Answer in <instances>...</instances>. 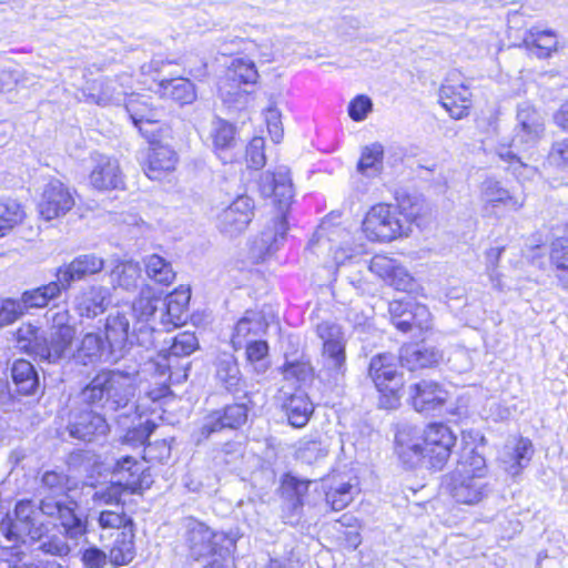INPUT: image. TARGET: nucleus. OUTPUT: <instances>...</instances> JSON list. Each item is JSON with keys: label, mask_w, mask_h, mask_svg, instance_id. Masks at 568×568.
Masks as SVG:
<instances>
[{"label": "nucleus", "mask_w": 568, "mask_h": 568, "mask_svg": "<svg viewBox=\"0 0 568 568\" xmlns=\"http://www.w3.org/2000/svg\"><path fill=\"white\" fill-rule=\"evenodd\" d=\"M144 271L150 281L162 286H169L175 277L171 263L158 254H152L149 257L144 264Z\"/></svg>", "instance_id": "46"}, {"label": "nucleus", "mask_w": 568, "mask_h": 568, "mask_svg": "<svg viewBox=\"0 0 568 568\" xmlns=\"http://www.w3.org/2000/svg\"><path fill=\"white\" fill-rule=\"evenodd\" d=\"M373 109L372 100L366 95H357L348 105V115L354 121H363Z\"/></svg>", "instance_id": "61"}, {"label": "nucleus", "mask_w": 568, "mask_h": 568, "mask_svg": "<svg viewBox=\"0 0 568 568\" xmlns=\"http://www.w3.org/2000/svg\"><path fill=\"white\" fill-rule=\"evenodd\" d=\"M550 264L555 267L556 277L561 287L568 291V225L565 235L551 243Z\"/></svg>", "instance_id": "41"}, {"label": "nucleus", "mask_w": 568, "mask_h": 568, "mask_svg": "<svg viewBox=\"0 0 568 568\" xmlns=\"http://www.w3.org/2000/svg\"><path fill=\"white\" fill-rule=\"evenodd\" d=\"M545 135V119L532 105L521 103L517 110V125L515 134L508 145H500L497 154L500 159L510 162L514 171L519 169L534 171L518 156L519 152L534 149Z\"/></svg>", "instance_id": "5"}, {"label": "nucleus", "mask_w": 568, "mask_h": 568, "mask_svg": "<svg viewBox=\"0 0 568 568\" xmlns=\"http://www.w3.org/2000/svg\"><path fill=\"white\" fill-rule=\"evenodd\" d=\"M399 264L387 256L376 255L372 258L369 268L385 281H389Z\"/></svg>", "instance_id": "59"}, {"label": "nucleus", "mask_w": 568, "mask_h": 568, "mask_svg": "<svg viewBox=\"0 0 568 568\" xmlns=\"http://www.w3.org/2000/svg\"><path fill=\"white\" fill-rule=\"evenodd\" d=\"M265 121L271 139L274 143H280L283 139V126L281 121V112L275 106H270L265 113Z\"/></svg>", "instance_id": "63"}, {"label": "nucleus", "mask_w": 568, "mask_h": 568, "mask_svg": "<svg viewBox=\"0 0 568 568\" xmlns=\"http://www.w3.org/2000/svg\"><path fill=\"white\" fill-rule=\"evenodd\" d=\"M439 101L453 119L460 120L468 115L471 105V92L463 83H445L439 90Z\"/></svg>", "instance_id": "24"}, {"label": "nucleus", "mask_w": 568, "mask_h": 568, "mask_svg": "<svg viewBox=\"0 0 568 568\" xmlns=\"http://www.w3.org/2000/svg\"><path fill=\"white\" fill-rule=\"evenodd\" d=\"M413 216L405 215L396 206L374 205L363 221V232L371 241L390 242L409 234Z\"/></svg>", "instance_id": "8"}, {"label": "nucleus", "mask_w": 568, "mask_h": 568, "mask_svg": "<svg viewBox=\"0 0 568 568\" xmlns=\"http://www.w3.org/2000/svg\"><path fill=\"white\" fill-rule=\"evenodd\" d=\"M354 494L355 487L349 483H343L336 487H329L325 494V500L332 510L339 511L352 503Z\"/></svg>", "instance_id": "51"}, {"label": "nucleus", "mask_w": 568, "mask_h": 568, "mask_svg": "<svg viewBox=\"0 0 568 568\" xmlns=\"http://www.w3.org/2000/svg\"><path fill=\"white\" fill-rule=\"evenodd\" d=\"M267 322L264 316L256 311H246L234 327L232 334V345L235 349L243 348L250 341L257 339L266 333Z\"/></svg>", "instance_id": "25"}, {"label": "nucleus", "mask_w": 568, "mask_h": 568, "mask_svg": "<svg viewBox=\"0 0 568 568\" xmlns=\"http://www.w3.org/2000/svg\"><path fill=\"white\" fill-rule=\"evenodd\" d=\"M112 478L121 481V486L130 494H135L142 487V468L135 459L125 456L116 462Z\"/></svg>", "instance_id": "36"}, {"label": "nucleus", "mask_w": 568, "mask_h": 568, "mask_svg": "<svg viewBox=\"0 0 568 568\" xmlns=\"http://www.w3.org/2000/svg\"><path fill=\"white\" fill-rule=\"evenodd\" d=\"M23 215L21 205L16 200L0 197V236L20 223Z\"/></svg>", "instance_id": "49"}, {"label": "nucleus", "mask_w": 568, "mask_h": 568, "mask_svg": "<svg viewBox=\"0 0 568 568\" xmlns=\"http://www.w3.org/2000/svg\"><path fill=\"white\" fill-rule=\"evenodd\" d=\"M122 173L115 159L97 155L90 174V183L97 190L118 189L122 185Z\"/></svg>", "instance_id": "27"}, {"label": "nucleus", "mask_w": 568, "mask_h": 568, "mask_svg": "<svg viewBox=\"0 0 568 568\" xmlns=\"http://www.w3.org/2000/svg\"><path fill=\"white\" fill-rule=\"evenodd\" d=\"M247 414L248 409L245 404H232L221 409L211 410L193 430L192 439L194 444L199 446L211 435L225 429H239L246 423Z\"/></svg>", "instance_id": "12"}, {"label": "nucleus", "mask_w": 568, "mask_h": 568, "mask_svg": "<svg viewBox=\"0 0 568 568\" xmlns=\"http://www.w3.org/2000/svg\"><path fill=\"white\" fill-rule=\"evenodd\" d=\"M260 191L266 197L273 196L278 205V213L252 242L251 252L253 257L264 260L267 255L278 250L288 229L285 212L294 197V186L290 170L281 166L274 172H264L260 179Z\"/></svg>", "instance_id": "4"}, {"label": "nucleus", "mask_w": 568, "mask_h": 568, "mask_svg": "<svg viewBox=\"0 0 568 568\" xmlns=\"http://www.w3.org/2000/svg\"><path fill=\"white\" fill-rule=\"evenodd\" d=\"M523 47L532 55L545 59L557 51L558 38L552 30L532 27L525 32Z\"/></svg>", "instance_id": "30"}, {"label": "nucleus", "mask_w": 568, "mask_h": 568, "mask_svg": "<svg viewBox=\"0 0 568 568\" xmlns=\"http://www.w3.org/2000/svg\"><path fill=\"white\" fill-rule=\"evenodd\" d=\"M254 215V201L247 195L237 196L217 217L219 230L230 236L244 232Z\"/></svg>", "instance_id": "15"}, {"label": "nucleus", "mask_w": 568, "mask_h": 568, "mask_svg": "<svg viewBox=\"0 0 568 568\" xmlns=\"http://www.w3.org/2000/svg\"><path fill=\"white\" fill-rule=\"evenodd\" d=\"M190 555L199 560L209 556L231 554L234 540L224 532L213 531L200 521H191L187 527Z\"/></svg>", "instance_id": "13"}, {"label": "nucleus", "mask_w": 568, "mask_h": 568, "mask_svg": "<svg viewBox=\"0 0 568 568\" xmlns=\"http://www.w3.org/2000/svg\"><path fill=\"white\" fill-rule=\"evenodd\" d=\"M67 428L70 437L91 442L97 437L105 436L109 425L101 414L92 409H72Z\"/></svg>", "instance_id": "17"}, {"label": "nucleus", "mask_w": 568, "mask_h": 568, "mask_svg": "<svg viewBox=\"0 0 568 568\" xmlns=\"http://www.w3.org/2000/svg\"><path fill=\"white\" fill-rule=\"evenodd\" d=\"M132 396L130 377L119 371H102L80 392L81 403L118 410L125 408Z\"/></svg>", "instance_id": "6"}, {"label": "nucleus", "mask_w": 568, "mask_h": 568, "mask_svg": "<svg viewBox=\"0 0 568 568\" xmlns=\"http://www.w3.org/2000/svg\"><path fill=\"white\" fill-rule=\"evenodd\" d=\"M11 377L22 395L36 394L40 386L39 375L34 366L26 359H17L11 367Z\"/></svg>", "instance_id": "39"}, {"label": "nucleus", "mask_w": 568, "mask_h": 568, "mask_svg": "<svg viewBox=\"0 0 568 568\" xmlns=\"http://www.w3.org/2000/svg\"><path fill=\"white\" fill-rule=\"evenodd\" d=\"M548 159L557 168L568 170V138L552 142Z\"/></svg>", "instance_id": "60"}, {"label": "nucleus", "mask_w": 568, "mask_h": 568, "mask_svg": "<svg viewBox=\"0 0 568 568\" xmlns=\"http://www.w3.org/2000/svg\"><path fill=\"white\" fill-rule=\"evenodd\" d=\"M227 78L237 81L240 84H254L257 81L258 72L253 61L237 58L232 61Z\"/></svg>", "instance_id": "50"}, {"label": "nucleus", "mask_w": 568, "mask_h": 568, "mask_svg": "<svg viewBox=\"0 0 568 568\" xmlns=\"http://www.w3.org/2000/svg\"><path fill=\"white\" fill-rule=\"evenodd\" d=\"M69 477L62 470H44L38 485V491L43 498L61 499L64 497L69 487Z\"/></svg>", "instance_id": "42"}, {"label": "nucleus", "mask_w": 568, "mask_h": 568, "mask_svg": "<svg viewBox=\"0 0 568 568\" xmlns=\"http://www.w3.org/2000/svg\"><path fill=\"white\" fill-rule=\"evenodd\" d=\"M449 495L459 504L475 505L488 495L485 479L452 473L447 481Z\"/></svg>", "instance_id": "18"}, {"label": "nucleus", "mask_w": 568, "mask_h": 568, "mask_svg": "<svg viewBox=\"0 0 568 568\" xmlns=\"http://www.w3.org/2000/svg\"><path fill=\"white\" fill-rule=\"evenodd\" d=\"M115 88L114 82L109 79L95 80L88 88L81 91L82 97H79V101L88 103H94L98 105H108L115 100L114 97Z\"/></svg>", "instance_id": "43"}, {"label": "nucleus", "mask_w": 568, "mask_h": 568, "mask_svg": "<svg viewBox=\"0 0 568 568\" xmlns=\"http://www.w3.org/2000/svg\"><path fill=\"white\" fill-rule=\"evenodd\" d=\"M40 505L37 507L30 499L17 503L13 516H7L0 523V530L8 541L18 544L30 539H39L42 535V527L38 523Z\"/></svg>", "instance_id": "10"}, {"label": "nucleus", "mask_w": 568, "mask_h": 568, "mask_svg": "<svg viewBox=\"0 0 568 568\" xmlns=\"http://www.w3.org/2000/svg\"><path fill=\"white\" fill-rule=\"evenodd\" d=\"M112 355L100 334L87 333L81 338L77 348L74 351L71 348L70 359H73L79 365L89 366L101 361H108Z\"/></svg>", "instance_id": "22"}, {"label": "nucleus", "mask_w": 568, "mask_h": 568, "mask_svg": "<svg viewBox=\"0 0 568 568\" xmlns=\"http://www.w3.org/2000/svg\"><path fill=\"white\" fill-rule=\"evenodd\" d=\"M24 313L20 300H6L0 307V326L13 323Z\"/></svg>", "instance_id": "62"}, {"label": "nucleus", "mask_w": 568, "mask_h": 568, "mask_svg": "<svg viewBox=\"0 0 568 568\" xmlns=\"http://www.w3.org/2000/svg\"><path fill=\"white\" fill-rule=\"evenodd\" d=\"M265 141L261 136H255L246 146V162L248 168L260 170L265 165L266 158L264 153Z\"/></svg>", "instance_id": "56"}, {"label": "nucleus", "mask_w": 568, "mask_h": 568, "mask_svg": "<svg viewBox=\"0 0 568 568\" xmlns=\"http://www.w3.org/2000/svg\"><path fill=\"white\" fill-rule=\"evenodd\" d=\"M148 90L159 94L161 98H169L180 105L191 104L196 100L194 84L186 78L158 79L151 77Z\"/></svg>", "instance_id": "20"}, {"label": "nucleus", "mask_w": 568, "mask_h": 568, "mask_svg": "<svg viewBox=\"0 0 568 568\" xmlns=\"http://www.w3.org/2000/svg\"><path fill=\"white\" fill-rule=\"evenodd\" d=\"M454 473L485 479L486 460L475 449H470L462 455Z\"/></svg>", "instance_id": "47"}, {"label": "nucleus", "mask_w": 568, "mask_h": 568, "mask_svg": "<svg viewBox=\"0 0 568 568\" xmlns=\"http://www.w3.org/2000/svg\"><path fill=\"white\" fill-rule=\"evenodd\" d=\"M63 291H67V288L61 280L57 278L48 284L23 292L20 302L23 304L24 312L29 308L45 307L51 301L60 297Z\"/></svg>", "instance_id": "34"}, {"label": "nucleus", "mask_w": 568, "mask_h": 568, "mask_svg": "<svg viewBox=\"0 0 568 568\" xmlns=\"http://www.w3.org/2000/svg\"><path fill=\"white\" fill-rule=\"evenodd\" d=\"M164 290H153L144 283V315L149 312L150 321L159 320L160 326L172 327L173 329L186 323L189 318V303L191 298L190 288H179L163 298Z\"/></svg>", "instance_id": "7"}, {"label": "nucleus", "mask_w": 568, "mask_h": 568, "mask_svg": "<svg viewBox=\"0 0 568 568\" xmlns=\"http://www.w3.org/2000/svg\"><path fill=\"white\" fill-rule=\"evenodd\" d=\"M109 304V291L102 286H91L75 297V310L80 316L95 317Z\"/></svg>", "instance_id": "32"}, {"label": "nucleus", "mask_w": 568, "mask_h": 568, "mask_svg": "<svg viewBox=\"0 0 568 568\" xmlns=\"http://www.w3.org/2000/svg\"><path fill=\"white\" fill-rule=\"evenodd\" d=\"M172 329L160 326L159 320L150 321L149 312L144 315V381L156 387L148 392L153 400L168 393L173 362L191 355L199 347L194 333L182 332L172 337Z\"/></svg>", "instance_id": "1"}, {"label": "nucleus", "mask_w": 568, "mask_h": 568, "mask_svg": "<svg viewBox=\"0 0 568 568\" xmlns=\"http://www.w3.org/2000/svg\"><path fill=\"white\" fill-rule=\"evenodd\" d=\"M130 322L125 315L110 314L104 325V341L108 348L114 355L116 352H121L129 338Z\"/></svg>", "instance_id": "37"}, {"label": "nucleus", "mask_w": 568, "mask_h": 568, "mask_svg": "<svg viewBox=\"0 0 568 568\" xmlns=\"http://www.w3.org/2000/svg\"><path fill=\"white\" fill-rule=\"evenodd\" d=\"M384 146L378 143H372L362 148L361 156L356 165V171L364 178L375 179L384 170Z\"/></svg>", "instance_id": "38"}, {"label": "nucleus", "mask_w": 568, "mask_h": 568, "mask_svg": "<svg viewBox=\"0 0 568 568\" xmlns=\"http://www.w3.org/2000/svg\"><path fill=\"white\" fill-rule=\"evenodd\" d=\"M507 456L504 457L505 463H510V470L514 469L513 475L527 466L534 454V447L528 438L515 439L513 444L506 446Z\"/></svg>", "instance_id": "45"}, {"label": "nucleus", "mask_w": 568, "mask_h": 568, "mask_svg": "<svg viewBox=\"0 0 568 568\" xmlns=\"http://www.w3.org/2000/svg\"><path fill=\"white\" fill-rule=\"evenodd\" d=\"M119 424L126 429L125 439L128 442L142 443V415L139 413L138 407L135 408L132 420L129 414L123 413L119 416Z\"/></svg>", "instance_id": "57"}, {"label": "nucleus", "mask_w": 568, "mask_h": 568, "mask_svg": "<svg viewBox=\"0 0 568 568\" xmlns=\"http://www.w3.org/2000/svg\"><path fill=\"white\" fill-rule=\"evenodd\" d=\"M235 126L230 122L217 118L212 123L211 138L215 154L223 163L236 160L234 149L237 145Z\"/></svg>", "instance_id": "28"}, {"label": "nucleus", "mask_w": 568, "mask_h": 568, "mask_svg": "<svg viewBox=\"0 0 568 568\" xmlns=\"http://www.w3.org/2000/svg\"><path fill=\"white\" fill-rule=\"evenodd\" d=\"M38 549L44 554L58 557H65L69 555L71 548L63 537L53 535L43 538V535L39 539Z\"/></svg>", "instance_id": "55"}, {"label": "nucleus", "mask_w": 568, "mask_h": 568, "mask_svg": "<svg viewBox=\"0 0 568 568\" xmlns=\"http://www.w3.org/2000/svg\"><path fill=\"white\" fill-rule=\"evenodd\" d=\"M318 338L322 341V347L346 345L347 339L343 327L333 322H322L316 327Z\"/></svg>", "instance_id": "53"}, {"label": "nucleus", "mask_w": 568, "mask_h": 568, "mask_svg": "<svg viewBox=\"0 0 568 568\" xmlns=\"http://www.w3.org/2000/svg\"><path fill=\"white\" fill-rule=\"evenodd\" d=\"M133 538L132 526H124V529L118 532L109 550V558L112 565L123 566L132 561L135 556Z\"/></svg>", "instance_id": "40"}, {"label": "nucleus", "mask_w": 568, "mask_h": 568, "mask_svg": "<svg viewBox=\"0 0 568 568\" xmlns=\"http://www.w3.org/2000/svg\"><path fill=\"white\" fill-rule=\"evenodd\" d=\"M396 452L409 467L424 465L440 470L446 465L456 444L453 430L443 423L429 424L419 434L413 426H403L395 436Z\"/></svg>", "instance_id": "3"}, {"label": "nucleus", "mask_w": 568, "mask_h": 568, "mask_svg": "<svg viewBox=\"0 0 568 568\" xmlns=\"http://www.w3.org/2000/svg\"><path fill=\"white\" fill-rule=\"evenodd\" d=\"M74 206V199L61 181L51 180L42 192L38 204L40 216L45 221H51L65 215Z\"/></svg>", "instance_id": "16"}, {"label": "nucleus", "mask_w": 568, "mask_h": 568, "mask_svg": "<svg viewBox=\"0 0 568 568\" xmlns=\"http://www.w3.org/2000/svg\"><path fill=\"white\" fill-rule=\"evenodd\" d=\"M24 554L16 545L0 549V568H37L23 562Z\"/></svg>", "instance_id": "58"}, {"label": "nucleus", "mask_w": 568, "mask_h": 568, "mask_svg": "<svg viewBox=\"0 0 568 568\" xmlns=\"http://www.w3.org/2000/svg\"><path fill=\"white\" fill-rule=\"evenodd\" d=\"M112 478L121 481V486L130 494H135L142 487V468L135 459L125 456L116 462Z\"/></svg>", "instance_id": "35"}, {"label": "nucleus", "mask_w": 568, "mask_h": 568, "mask_svg": "<svg viewBox=\"0 0 568 568\" xmlns=\"http://www.w3.org/2000/svg\"><path fill=\"white\" fill-rule=\"evenodd\" d=\"M442 353L434 346L407 344L400 348L398 359L409 371L430 367L442 359Z\"/></svg>", "instance_id": "29"}, {"label": "nucleus", "mask_w": 568, "mask_h": 568, "mask_svg": "<svg viewBox=\"0 0 568 568\" xmlns=\"http://www.w3.org/2000/svg\"><path fill=\"white\" fill-rule=\"evenodd\" d=\"M103 266V258L95 254H82L73 258L70 263L59 266L55 270V277L61 280V283L68 291L73 282L81 281L89 275L101 272Z\"/></svg>", "instance_id": "19"}, {"label": "nucleus", "mask_w": 568, "mask_h": 568, "mask_svg": "<svg viewBox=\"0 0 568 568\" xmlns=\"http://www.w3.org/2000/svg\"><path fill=\"white\" fill-rule=\"evenodd\" d=\"M318 377L328 385H337L346 373V345L322 347Z\"/></svg>", "instance_id": "23"}, {"label": "nucleus", "mask_w": 568, "mask_h": 568, "mask_svg": "<svg viewBox=\"0 0 568 568\" xmlns=\"http://www.w3.org/2000/svg\"><path fill=\"white\" fill-rule=\"evenodd\" d=\"M409 398L415 410L428 413L444 405L447 392L436 382L420 381L409 386Z\"/></svg>", "instance_id": "21"}, {"label": "nucleus", "mask_w": 568, "mask_h": 568, "mask_svg": "<svg viewBox=\"0 0 568 568\" xmlns=\"http://www.w3.org/2000/svg\"><path fill=\"white\" fill-rule=\"evenodd\" d=\"M480 199L485 209L505 205L514 211L519 210L524 202L510 195L509 191L503 187L501 183L493 178L486 179L480 186Z\"/></svg>", "instance_id": "33"}, {"label": "nucleus", "mask_w": 568, "mask_h": 568, "mask_svg": "<svg viewBox=\"0 0 568 568\" xmlns=\"http://www.w3.org/2000/svg\"><path fill=\"white\" fill-rule=\"evenodd\" d=\"M283 373L286 378L306 381L312 375V367L310 363L306 362H286Z\"/></svg>", "instance_id": "64"}, {"label": "nucleus", "mask_w": 568, "mask_h": 568, "mask_svg": "<svg viewBox=\"0 0 568 568\" xmlns=\"http://www.w3.org/2000/svg\"><path fill=\"white\" fill-rule=\"evenodd\" d=\"M144 138L149 144L148 176L155 180L161 172L174 170L178 155L171 145V129L165 124L151 130L144 128Z\"/></svg>", "instance_id": "11"}, {"label": "nucleus", "mask_w": 568, "mask_h": 568, "mask_svg": "<svg viewBox=\"0 0 568 568\" xmlns=\"http://www.w3.org/2000/svg\"><path fill=\"white\" fill-rule=\"evenodd\" d=\"M215 381L231 394H239L245 388L239 364L231 355H225L215 362Z\"/></svg>", "instance_id": "31"}, {"label": "nucleus", "mask_w": 568, "mask_h": 568, "mask_svg": "<svg viewBox=\"0 0 568 568\" xmlns=\"http://www.w3.org/2000/svg\"><path fill=\"white\" fill-rule=\"evenodd\" d=\"M280 399L281 408L284 410L290 425L301 428L308 423L314 407L304 392L297 390L291 394L283 392Z\"/></svg>", "instance_id": "26"}, {"label": "nucleus", "mask_w": 568, "mask_h": 568, "mask_svg": "<svg viewBox=\"0 0 568 568\" xmlns=\"http://www.w3.org/2000/svg\"><path fill=\"white\" fill-rule=\"evenodd\" d=\"M98 524L101 529L123 530L124 526H132L131 517L126 516L123 505H115L113 508H103L99 510Z\"/></svg>", "instance_id": "48"}, {"label": "nucleus", "mask_w": 568, "mask_h": 568, "mask_svg": "<svg viewBox=\"0 0 568 568\" xmlns=\"http://www.w3.org/2000/svg\"><path fill=\"white\" fill-rule=\"evenodd\" d=\"M130 494L125 488L121 486V481L112 480L100 487H97L93 495L92 501L94 507L113 508L115 505H123V496Z\"/></svg>", "instance_id": "44"}, {"label": "nucleus", "mask_w": 568, "mask_h": 568, "mask_svg": "<svg viewBox=\"0 0 568 568\" xmlns=\"http://www.w3.org/2000/svg\"><path fill=\"white\" fill-rule=\"evenodd\" d=\"M111 275L112 277H116L118 284L121 287L131 290L138 285L140 267L133 262L121 263L112 271Z\"/></svg>", "instance_id": "54"}, {"label": "nucleus", "mask_w": 568, "mask_h": 568, "mask_svg": "<svg viewBox=\"0 0 568 568\" xmlns=\"http://www.w3.org/2000/svg\"><path fill=\"white\" fill-rule=\"evenodd\" d=\"M327 454L328 445L321 439L304 442L296 452L297 459L310 465L325 458Z\"/></svg>", "instance_id": "52"}, {"label": "nucleus", "mask_w": 568, "mask_h": 568, "mask_svg": "<svg viewBox=\"0 0 568 568\" xmlns=\"http://www.w3.org/2000/svg\"><path fill=\"white\" fill-rule=\"evenodd\" d=\"M78 505L73 500L42 498L40 510L48 517H55L64 529L65 537L78 539L87 532V520L77 514Z\"/></svg>", "instance_id": "14"}, {"label": "nucleus", "mask_w": 568, "mask_h": 568, "mask_svg": "<svg viewBox=\"0 0 568 568\" xmlns=\"http://www.w3.org/2000/svg\"><path fill=\"white\" fill-rule=\"evenodd\" d=\"M44 317L47 331L40 333L30 324L18 329V347L42 363L59 365L70 361L77 335L72 315L68 308L54 306L47 311Z\"/></svg>", "instance_id": "2"}, {"label": "nucleus", "mask_w": 568, "mask_h": 568, "mask_svg": "<svg viewBox=\"0 0 568 568\" xmlns=\"http://www.w3.org/2000/svg\"><path fill=\"white\" fill-rule=\"evenodd\" d=\"M397 357L390 353L372 357L368 374L381 393L379 406L394 409L399 406L404 381L397 371Z\"/></svg>", "instance_id": "9"}]
</instances>
